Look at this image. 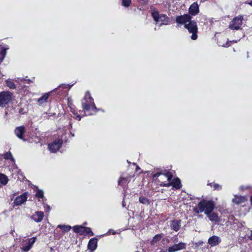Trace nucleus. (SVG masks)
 <instances>
[{"mask_svg": "<svg viewBox=\"0 0 252 252\" xmlns=\"http://www.w3.org/2000/svg\"><path fill=\"white\" fill-rule=\"evenodd\" d=\"M191 17L189 14H184L179 16L176 17V22L180 24L184 25V27L187 29L189 33H191V38L192 40H196L197 38L198 28L196 23L194 21H191Z\"/></svg>", "mask_w": 252, "mask_h": 252, "instance_id": "nucleus-1", "label": "nucleus"}, {"mask_svg": "<svg viewBox=\"0 0 252 252\" xmlns=\"http://www.w3.org/2000/svg\"><path fill=\"white\" fill-rule=\"evenodd\" d=\"M172 177L171 173L166 170L158 172L153 175V179L157 180L160 186L166 187L170 186V181Z\"/></svg>", "mask_w": 252, "mask_h": 252, "instance_id": "nucleus-2", "label": "nucleus"}, {"mask_svg": "<svg viewBox=\"0 0 252 252\" xmlns=\"http://www.w3.org/2000/svg\"><path fill=\"white\" fill-rule=\"evenodd\" d=\"M214 208L215 204L213 201L203 200L194 207L193 211L196 214L204 212L205 214H207L209 212H212Z\"/></svg>", "mask_w": 252, "mask_h": 252, "instance_id": "nucleus-3", "label": "nucleus"}, {"mask_svg": "<svg viewBox=\"0 0 252 252\" xmlns=\"http://www.w3.org/2000/svg\"><path fill=\"white\" fill-rule=\"evenodd\" d=\"M82 105L83 109L86 111L92 109L94 112L97 111L96 107L94 102V99L89 92L86 93L84 98L82 100Z\"/></svg>", "mask_w": 252, "mask_h": 252, "instance_id": "nucleus-4", "label": "nucleus"}, {"mask_svg": "<svg viewBox=\"0 0 252 252\" xmlns=\"http://www.w3.org/2000/svg\"><path fill=\"white\" fill-rule=\"evenodd\" d=\"M152 16L155 22V24L160 27L162 25H167L170 22L169 18L165 14H159L157 11H153Z\"/></svg>", "mask_w": 252, "mask_h": 252, "instance_id": "nucleus-5", "label": "nucleus"}, {"mask_svg": "<svg viewBox=\"0 0 252 252\" xmlns=\"http://www.w3.org/2000/svg\"><path fill=\"white\" fill-rule=\"evenodd\" d=\"M12 94L9 92L0 93V107H4L8 105L12 99Z\"/></svg>", "mask_w": 252, "mask_h": 252, "instance_id": "nucleus-6", "label": "nucleus"}, {"mask_svg": "<svg viewBox=\"0 0 252 252\" xmlns=\"http://www.w3.org/2000/svg\"><path fill=\"white\" fill-rule=\"evenodd\" d=\"M243 16L239 15L234 18L229 24V27L233 30H239L242 25Z\"/></svg>", "mask_w": 252, "mask_h": 252, "instance_id": "nucleus-7", "label": "nucleus"}, {"mask_svg": "<svg viewBox=\"0 0 252 252\" xmlns=\"http://www.w3.org/2000/svg\"><path fill=\"white\" fill-rule=\"evenodd\" d=\"M63 144V141L61 139H58L54 142L49 144V150L52 153H56L62 146Z\"/></svg>", "mask_w": 252, "mask_h": 252, "instance_id": "nucleus-8", "label": "nucleus"}, {"mask_svg": "<svg viewBox=\"0 0 252 252\" xmlns=\"http://www.w3.org/2000/svg\"><path fill=\"white\" fill-rule=\"evenodd\" d=\"M36 237H33L30 239H28L25 241V244L22 248V250L24 252H28L32 247L34 243L36 240Z\"/></svg>", "mask_w": 252, "mask_h": 252, "instance_id": "nucleus-9", "label": "nucleus"}, {"mask_svg": "<svg viewBox=\"0 0 252 252\" xmlns=\"http://www.w3.org/2000/svg\"><path fill=\"white\" fill-rule=\"evenodd\" d=\"M186 244L183 242H180L178 244H174L168 249V252H176L178 251L185 249Z\"/></svg>", "mask_w": 252, "mask_h": 252, "instance_id": "nucleus-10", "label": "nucleus"}, {"mask_svg": "<svg viewBox=\"0 0 252 252\" xmlns=\"http://www.w3.org/2000/svg\"><path fill=\"white\" fill-rule=\"evenodd\" d=\"M26 132V129L24 126H20L16 127L14 133L16 136L25 141L26 140L24 138V134Z\"/></svg>", "mask_w": 252, "mask_h": 252, "instance_id": "nucleus-11", "label": "nucleus"}, {"mask_svg": "<svg viewBox=\"0 0 252 252\" xmlns=\"http://www.w3.org/2000/svg\"><path fill=\"white\" fill-rule=\"evenodd\" d=\"M27 199V195L26 193H24L23 194L17 196L14 201V204L15 206H20L22 204L24 203Z\"/></svg>", "mask_w": 252, "mask_h": 252, "instance_id": "nucleus-12", "label": "nucleus"}, {"mask_svg": "<svg viewBox=\"0 0 252 252\" xmlns=\"http://www.w3.org/2000/svg\"><path fill=\"white\" fill-rule=\"evenodd\" d=\"M221 239L218 236L214 235L210 237L208 240V243L211 247L218 245L221 242Z\"/></svg>", "mask_w": 252, "mask_h": 252, "instance_id": "nucleus-13", "label": "nucleus"}, {"mask_svg": "<svg viewBox=\"0 0 252 252\" xmlns=\"http://www.w3.org/2000/svg\"><path fill=\"white\" fill-rule=\"evenodd\" d=\"M199 11V5L197 2H193L189 7V12L191 15H197Z\"/></svg>", "mask_w": 252, "mask_h": 252, "instance_id": "nucleus-14", "label": "nucleus"}, {"mask_svg": "<svg viewBox=\"0 0 252 252\" xmlns=\"http://www.w3.org/2000/svg\"><path fill=\"white\" fill-rule=\"evenodd\" d=\"M97 247V239L96 238H91L88 244V249L91 251H94Z\"/></svg>", "mask_w": 252, "mask_h": 252, "instance_id": "nucleus-15", "label": "nucleus"}, {"mask_svg": "<svg viewBox=\"0 0 252 252\" xmlns=\"http://www.w3.org/2000/svg\"><path fill=\"white\" fill-rule=\"evenodd\" d=\"M44 214L41 211H37L35 214L32 217V219L36 222H41L43 219Z\"/></svg>", "mask_w": 252, "mask_h": 252, "instance_id": "nucleus-16", "label": "nucleus"}, {"mask_svg": "<svg viewBox=\"0 0 252 252\" xmlns=\"http://www.w3.org/2000/svg\"><path fill=\"white\" fill-rule=\"evenodd\" d=\"M50 95V93L44 94L40 98L37 100V104L39 106H42L46 103L47 99Z\"/></svg>", "mask_w": 252, "mask_h": 252, "instance_id": "nucleus-17", "label": "nucleus"}, {"mask_svg": "<svg viewBox=\"0 0 252 252\" xmlns=\"http://www.w3.org/2000/svg\"><path fill=\"white\" fill-rule=\"evenodd\" d=\"M170 226L173 230L178 231L181 227V220H175L171 221Z\"/></svg>", "mask_w": 252, "mask_h": 252, "instance_id": "nucleus-18", "label": "nucleus"}, {"mask_svg": "<svg viewBox=\"0 0 252 252\" xmlns=\"http://www.w3.org/2000/svg\"><path fill=\"white\" fill-rule=\"evenodd\" d=\"M247 200V198L244 196L235 195V197L232 199V202L237 205L244 203Z\"/></svg>", "mask_w": 252, "mask_h": 252, "instance_id": "nucleus-19", "label": "nucleus"}, {"mask_svg": "<svg viewBox=\"0 0 252 252\" xmlns=\"http://www.w3.org/2000/svg\"><path fill=\"white\" fill-rule=\"evenodd\" d=\"M207 217H208L210 220L211 221H215V222H219V219L218 218V216L217 214L214 212H209L208 214H206Z\"/></svg>", "mask_w": 252, "mask_h": 252, "instance_id": "nucleus-20", "label": "nucleus"}, {"mask_svg": "<svg viewBox=\"0 0 252 252\" xmlns=\"http://www.w3.org/2000/svg\"><path fill=\"white\" fill-rule=\"evenodd\" d=\"M170 186H172L177 189L181 187V181L179 178L174 179L172 181H170Z\"/></svg>", "mask_w": 252, "mask_h": 252, "instance_id": "nucleus-21", "label": "nucleus"}, {"mask_svg": "<svg viewBox=\"0 0 252 252\" xmlns=\"http://www.w3.org/2000/svg\"><path fill=\"white\" fill-rule=\"evenodd\" d=\"M8 49V47L0 46V63L2 62L4 59Z\"/></svg>", "mask_w": 252, "mask_h": 252, "instance_id": "nucleus-22", "label": "nucleus"}, {"mask_svg": "<svg viewBox=\"0 0 252 252\" xmlns=\"http://www.w3.org/2000/svg\"><path fill=\"white\" fill-rule=\"evenodd\" d=\"M85 229V227L81 225H75L73 227V231L76 233H79L80 234H84Z\"/></svg>", "mask_w": 252, "mask_h": 252, "instance_id": "nucleus-23", "label": "nucleus"}, {"mask_svg": "<svg viewBox=\"0 0 252 252\" xmlns=\"http://www.w3.org/2000/svg\"><path fill=\"white\" fill-rule=\"evenodd\" d=\"M8 181V179L6 175L2 174H0V183L2 185H5L7 184Z\"/></svg>", "mask_w": 252, "mask_h": 252, "instance_id": "nucleus-24", "label": "nucleus"}, {"mask_svg": "<svg viewBox=\"0 0 252 252\" xmlns=\"http://www.w3.org/2000/svg\"><path fill=\"white\" fill-rule=\"evenodd\" d=\"M58 227L62 229L64 232H68L71 228L70 226L67 225H59Z\"/></svg>", "mask_w": 252, "mask_h": 252, "instance_id": "nucleus-25", "label": "nucleus"}, {"mask_svg": "<svg viewBox=\"0 0 252 252\" xmlns=\"http://www.w3.org/2000/svg\"><path fill=\"white\" fill-rule=\"evenodd\" d=\"M6 84L11 89H14L16 88V86L14 83L10 80H7L6 81Z\"/></svg>", "mask_w": 252, "mask_h": 252, "instance_id": "nucleus-26", "label": "nucleus"}, {"mask_svg": "<svg viewBox=\"0 0 252 252\" xmlns=\"http://www.w3.org/2000/svg\"><path fill=\"white\" fill-rule=\"evenodd\" d=\"M139 202L143 204H149L150 203L149 200L145 197L141 196L139 197Z\"/></svg>", "mask_w": 252, "mask_h": 252, "instance_id": "nucleus-27", "label": "nucleus"}, {"mask_svg": "<svg viewBox=\"0 0 252 252\" xmlns=\"http://www.w3.org/2000/svg\"><path fill=\"white\" fill-rule=\"evenodd\" d=\"M126 183L127 178L121 177L119 180L118 184L119 185L122 186L124 184H126Z\"/></svg>", "mask_w": 252, "mask_h": 252, "instance_id": "nucleus-28", "label": "nucleus"}, {"mask_svg": "<svg viewBox=\"0 0 252 252\" xmlns=\"http://www.w3.org/2000/svg\"><path fill=\"white\" fill-rule=\"evenodd\" d=\"M4 158L5 159H10L12 160H14V158H13L12 155L10 152H7L5 153L4 155Z\"/></svg>", "mask_w": 252, "mask_h": 252, "instance_id": "nucleus-29", "label": "nucleus"}, {"mask_svg": "<svg viewBox=\"0 0 252 252\" xmlns=\"http://www.w3.org/2000/svg\"><path fill=\"white\" fill-rule=\"evenodd\" d=\"M131 4V0H122V5L125 7H128Z\"/></svg>", "mask_w": 252, "mask_h": 252, "instance_id": "nucleus-30", "label": "nucleus"}, {"mask_svg": "<svg viewBox=\"0 0 252 252\" xmlns=\"http://www.w3.org/2000/svg\"><path fill=\"white\" fill-rule=\"evenodd\" d=\"M85 229H84V234L86 233L89 234L90 236H93L94 235L93 232L92 231L90 228L85 227Z\"/></svg>", "mask_w": 252, "mask_h": 252, "instance_id": "nucleus-31", "label": "nucleus"}, {"mask_svg": "<svg viewBox=\"0 0 252 252\" xmlns=\"http://www.w3.org/2000/svg\"><path fill=\"white\" fill-rule=\"evenodd\" d=\"M44 192L42 190H38L35 194V196L38 198H42L43 197Z\"/></svg>", "mask_w": 252, "mask_h": 252, "instance_id": "nucleus-32", "label": "nucleus"}, {"mask_svg": "<svg viewBox=\"0 0 252 252\" xmlns=\"http://www.w3.org/2000/svg\"><path fill=\"white\" fill-rule=\"evenodd\" d=\"M161 238V236L159 234L156 235L155 236V237L153 238L152 242L156 243L157 241H159Z\"/></svg>", "mask_w": 252, "mask_h": 252, "instance_id": "nucleus-33", "label": "nucleus"}, {"mask_svg": "<svg viewBox=\"0 0 252 252\" xmlns=\"http://www.w3.org/2000/svg\"><path fill=\"white\" fill-rule=\"evenodd\" d=\"M213 188L216 189H218V190H220V189H221V187L219 185V184H215L214 185H213Z\"/></svg>", "mask_w": 252, "mask_h": 252, "instance_id": "nucleus-34", "label": "nucleus"}, {"mask_svg": "<svg viewBox=\"0 0 252 252\" xmlns=\"http://www.w3.org/2000/svg\"><path fill=\"white\" fill-rule=\"evenodd\" d=\"M73 114L74 115V117H75V118L77 119L79 121L81 120V117L80 116V115L78 114L77 113L73 112Z\"/></svg>", "mask_w": 252, "mask_h": 252, "instance_id": "nucleus-35", "label": "nucleus"}, {"mask_svg": "<svg viewBox=\"0 0 252 252\" xmlns=\"http://www.w3.org/2000/svg\"><path fill=\"white\" fill-rule=\"evenodd\" d=\"M139 2L142 4H146L149 0H139Z\"/></svg>", "mask_w": 252, "mask_h": 252, "instance_id": "nucleus-36", "label": "nucleus"}, {"mask_svg": "<svg viewBox=\"0 0 252 252\" xmlns=\"http://www.w3.org/2000/svg\"><path fill=\"white\" fill-rule=\"evenodd\" d=\"M23 80V78H17V79H15V81L19 84Z\"/></svg>", "mask_w": 252, "mask_h": 252, "instance_id": "nucleus-37", "label": "nucleus"}, {"mask_svg": "<svg viewBox=\"0 0 252 252\" xmlns=\"http://www.w3.org/2000/svg\"><path fill=\"white\" fill-rule=\"evenodd\" d=\"M112 232V234L113 235H114L116 234V232L113 230L112 229H109V231H108V232L106 233L107 235H109Z\"/></svg>", "mask_w": 252, "mask_h": 252, "instance_id": "nucleus-38", "label": "nucleus"}, {"mask_svg": "<svg viewBox=\"0 0 252 252\" xmlns=\"http://www.w3.org/2000/svg\"><path fill=\"white\" fill-rule=\"evenodd\" d=\"M45 210H46L47 212H49L50 211V207L48 206V205H45L44 206Z\"/></svg>", "mask_w": 252, "mask_h": 252, "instance_id": "nucleus-39", "label": "nucleus"}, {"mask_svg": "<svg viewBox=\"0 0 252 252\" xmlns=\"http://www.w3.org/2000/svg\"><path fill=\"white\" fill-rule=\"evenodd\" d=\"M24 80L25 81L28 83H30L31 82H33V81L32 80L27 79H25V78H24Z\"/></svg>", "mask_w": 252, "mask_h": 252, "instance_id": "nucleus-40", "label": "nucleus"}, {"mask_svg": "<svg viewBox=\"0 0 252 252\" xmlns=\"http://www.w3.org/2000/svg\"><path fill=\"white\" fill-rule=\"evenodd\" d=\"M220 45L223 47H228L230 46V44L228 43H226L225 45L223 44V45Z\"/></svg>", "mask_w": 252, "mask_h": 252, "instance_id": "nucleus-41", "label": "nucleus"}, {"mask_svg": "<svg viewBox=\"0 0 252 252\" xmlns=\"http://www.w3.org/2000/svg\"><path fill=\"white\" fill-rule=\"evenodd\" d=\"M250 238L251 240H252V230L251 231V234H250Z\"/></svg>", "mask_w": 252, "mask_h": 252, "instance_id": "nucleus-42", "label": "nucleus"}, {"mask_svg": "<svg viewBox=\"0 0 252 252\" xmlns=\"http://www.w3.org/2000/svg\"><path fill=\"white\" fill-rule=\"evenodd\" d=\"M250 5H251L252 6V1L248 3Z\"/></svg>", "mask_w": 252, "mask_h": 252, "instance_id": "nucleus-43", "label": "nucleus"}, {"mask_svg": "<svg viewBox=\"0 0 252 252\" xmlns=\"http://www.w3.org/2000/svg\"><path fill=\"white\" fill-rule=\"evenodd\" d=\"M251 204H252V196L251 197Z\"/></svg>", "mask_w": 252, "mask_h": 252, "instance_id": "nucleus-44", "label": "nucleus"}, {"mask_svg": "<svg viewBox=\"0 0 252 252\" xmlns=\"http://www.w3.org/2000/svg\"><path fill=\"white\" fill-rule=\"evenodd\" d=\"M139 167L138 166H137V167H136V170H137L138 169H139Z\"/></svg>", "mask_w": 252, "mask_h": 252, "instance_id": "nucleus-45", "label": "nucleus"}, {"mask_svg": "<svg viewBox=\"0 0 252 252\" xmlns=\"http://www.w3.org/2000/svg\"><path fill=\"white\" fill-rule=\"evenodd\" d=\"M233 42H235V43H236L237 42V41H233Z\"/></svg>", "mask_w": 252, "mask_h": 252, "instance_id": "nucleus-46", "label": "nucleus"}, {"mask_svg": "<svg viewBox=\"0 0 252 252\" xmlns=\"http://www.w3.org/2000/svg\"><path fill=\"white\" fill-rule=\"evenodd\" d=\"M241 189H243V187H241Z\"/></svg>", "mask_w": 252, "mask_h": 252, "instance_id": "nucleus-47", "label": "nucleus"}]
</instances>
